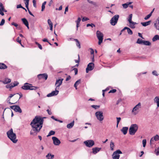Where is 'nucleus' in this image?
Segmentation results:
<instances>
[{"label":"nucleus","instance_id":"nucleus-37","mask_svg":"<svg viewBox=\"0 0 159 159\" xmlns=\"http://www.w3.org/2000/svg\"><path fill=\"white\" fill-rule=\"evenodd\" d=\"M19 84V83L17 82H14L13 84V85H12L11 84L10 85H11V86L10 87L11 88L15 86H16L18 85V84Z\"/></svg>","mask_w":159,"mask_h":159},{"label":"nucleus","instance_id":"nucleus-21","mask_svg":"<svg viewBox=\"0 0 159 159\" xmlns=\"http://www.w3.org/2000/svg\"><path fill=\"white\" fill-rule=\"evenodd\" d=\"M154 101L157 104V107H159V96H156L154 99Z\"/></svg>","mask_w":159,"mask_h":159},{"label":"nucleus","instance_id":"nucleus-14","mask_svg":"<svg viewBox=\"0 0 159 159\" xmlns=\"http://www.w3.org/2000/svg\"><path fill=\"white\" fill-rule=\"evenodd\" d=\"M52 139L53 141V143L55 145H59L61 143L60 140L56 137H52Z\"/></svg>","mask_w":159,"mask_h":159},{"label":"nucleus","instance_id":"nucleus-40","mask_svg":"<svg viewBox=\"0 0 159 159\" xmlns=\"http://www.w3.org/2000/svg\"><path fill=\"white\" fill-rule=\"evenodd\" d=\"M143 40L140 39H138L136 43L140 44H143Z\"/></svg>","mask_w":159,"mask_h":159},{"label":"nucleus","instance_id":"nucleus-42","mask_svg":"<svg viewBox=\"0 0 159 159\" xmlns=\"http://www.w3.org/2000/svg\"><path fill=\"white\" fill-rule=\"evenodd\" d=\"M48 23L49 26L53 25V24L50 19H48Z\"/></svg>","mask_w":159,"mask_h":159},{"label":"nucleus","instance_id":"nucleus-64","mask_svg":"<svg viewBox=\"0 0 159 159\" xmlns=\"http://www.w3.org/2000/svg\"><path fill=\"white\" fill-rule=\"evenodd\" d=\"M43 41L44 42H47L48 43H49L48 40L46 38H44V39H43Z\"/></svg>","mask_w":159,"mask_h":159},{"label":"nucleus","instance_id":"nucleus-10","mask_svg":"<svg viewBox=\"0 0 159 159\" xmlns=\"http://www.w3.org/2000/svg\"><path fill=\"white\" fill-rule=\"evenodd\" d=\"M84 143L86 146L89 148L92 147L95 144L94 141L91 139L84 141Z\"/></svg>","mask_w":159,"mask_h":159},{"label":"nucleus","instance_id":"nucleus-27","mask_svg":"<svg viewBox=\"0 0 159 159\" xmlns=\"http://www.w3.org/2000/svg\"><path fill=\"white\" fill-rule=\"evenodd\" d=\"M154 9H153L152 11L148 15H147V16H146L145 17L144 19L145 20H147L148 19H149L152 16V14L153 13Z\"/></svg>","mask_w":159,"mask_h":159},{"label":"nucleus","instance_id":"nucleus-5","mask_svg":"<svg viewBox=\"0 0 159 159\" xmlns=\"http://www.w3.org/2000/svg\"><path fill=\"white\" fill-rule=\"evenodd\" d=\"M141 108V103L139 102L133 109L131 112L134 115H137L139 111V109Z\"/></svg>","mask_w":159,"mask_h":159},{"label":"nucleus","instance_id":"nucleus-56","mask_svg":"<svg viewBox=\"0 0 159 159\" xmlns=\"http://www.w3.org/2000/svg\"><path fill=\"white\" fill-rule=\"evenodd\" d=\"M73 70L75 72V75H77L78 73V70L76 68H74L73 69Z\"/></svg>","mask_w":159,"mask_h":159},{"label":"nucleus","instance_id":"nucleus-48","mask_svg":"<svg viewBox=\"0 0 159 159\" xmlns=\"http://www.w3.org/2000/svg\"><path fill=\"white\" fill-rule=\"evenodd\" d=\"M89 26H91L92 28L95 27V25L93 24H88L87 25V27H88Z\"/></svg>","mask_w":159,"mask_h":159},{"label":"nucleus","instance_id":"nucleus-31","mask_svg":"<svg viewBox=\"0 0 159 159\" xmlns=\"http://www.w3.org/2000/svg\"><path fill=\"white\" fill-rule=\"evenodd\" d=\"M81 20V19L80 17H79L78 18L77 20L76 21V28H77V30H78V27H79V25L80 24V22Z\"/></svg>","mask_w":159,"mask_h":159},{"label":"nucleus","instance_id":"nucleus-12","mask_svg":"<svg viewBox=\"0 0 159 159\" xmlns=\"http://www.w3.org/2000/svg\"><path fill=\"white\" fill-rule=\"evenodd\" d=\"M10 107L11 109L13 110L16 112H18L20 113L22 112V110L19 106L14 105L11 106Z\"/></svg>","mask_w":159,"mask_h":159},{"label":"nucleus","instance_id":"nucleus-24","mask_svg":"<svg viewBox=\"0 0 159 159\" xmlns=\"http://www.w3.org/2000/svg\"><path fill=\"white\" fill-rule=\"evenodd\" d=\"M7 68V66L4 63H0V69H4Z\"/></svg>","mask_w":159,"mask_h":159},{"label":"nucleus","instance_id":"nucleus-3","mask_svg":"<svg viewBox=\"0 0 159 159\" xmlns=\"http://www.w3.org/2000/svg\"><path fill=\"white\" fill-rule=\"evenodd\" d=\"M138 129V125L136 124H132L130 126L129 129V134L131 135H134Z\"/></svg>","mask_w":159,"mask_h":159},{"label":"nucleus","instance_id":"nucleus-59","mask_svg":"<svg viewBox=\"0 0 159 159\" xmlns=\"http://www.w3.org/2000/svg\"><path fill=\"white\" fill-rule=\"evenodd\" d=\"M80 80L79 79L77 80L75 83V84H76L77 85H78L80 83Z\"/></svg>","mask_w":159,"mask_h":159},{"label":"nucleus","instance_id":"nucleus-50","mask_svg":"<svg viewBox=\"0 0 159 159\" xmlns=\"http://www.w3.org/2000/svg\"><path fill=\"white\" fill-rule=\"evenodd\" d=\"M5 21V20L4 19H2L0 24V26L3 25L4 24Z\"/></svg>","mask_w":159,"mask_h":159},{"label":"nucleus","instance_id":"nucleus-51","mask_svg":"<svg viewBox=\"0 0 159 159\" xmlns=\"http://www.w3.org/2000/svg\"><path fill=\"white\" fill-rule=\"evenodd\" d=\"M152 74L154 75L157 76L158 75V74L157 73V71L156 70H153L152 72Z\"/></svg>","mask_w":159,"mask_h":159},{"label":"nucleus","instance_id":"nucleus-63","mask_svg":"<svg viewBox=\"0 0 159 159\" xmlns=\"http://www.w3.org/2000/svg\"><path fill=\"white\" fill-rule=\"evenodd\" d=\"M17 8H23V7L22 6L21 4L18 5L16 7Z\"/></svg>","mask_w":159,"mask_h":159},{"label":"nucleus","instance_id":"nucleus-35","mask_svg":"<svg viewBox=\"0 0 159 159\" xmlns=\"http://www.w3.org/2000/svg\"><path fill=\"white\" fill-rule=\"evenodd\" d=\"M132 14H130L129 16V17L128 18V20L129 21V23H131L132 21Z\"/></svg>","mask_w":159,"mask_h":159},{"label":"nucleus","instance_id":"nucleus-17","mask_svg":"<svg viewBox=\"0 0 159 159\" xmlns=\"http://www.w3.org/2000/svg\"><path fill=\"white\" fill-rule=\"evenodd\" d=\"M38 78L39 80L43 79L46 80L48 78V75L46 74H40L38 75Z\"/></svg>","mask_w":159,"mask_h":159},{"label":"nucleus","instance_id":"nucleus-25","mask_svg":"<svg viewBox=\"0 0 159 159\" xmlns=\"http://www.w3.org/2000/svg\"><path fill=\"white\" fill-rule=\"evenodd\" d=\"M74 121H73L70 124H68L67 125V127L68 129H71V128L74 125Z\"/></svg>","mask_w":159,"mask_h":159},{"label":"nucleus","instance_id":"nucleus-20","mask_svg":"<svg viewBox=\"0 0 159 159\" xmlns=\"http://www.w3.org/2000/svg\"><path fill=\"white\" fill-rule=\"evenodd\" d=\"M101 149V148H95L92 149L93 152L94 154H96L99 152Z\"/></svg>","mask_w":159,"mask_h":159},{"label":"nucleus","instance_id":"nucleus-49","mask_svg":"<svg viewBox=\"0 0 159 159\" xmlns=\"http://www.w3.org/2000/svg\"><path fill=\"white\" fill-rule=\"evenodd\" d=\"M130 25H129V27L132 29H134L135 28V26L134 25L132 24V23H129Z\"/></svg>","mask_w":159,"mask_h":159},{"label":"nucleus","instance_id":"nucleus-60","mask_svg":"<svg viewBox=\"0 0 159 159\" xmlns=\"http://www.w3.org/2000/svg\"><path fill=\"white\" fill-rule=\"evenodd\" d=\"M11 25H14V26H15V27H17L18 26V25L16 24V23L14 22H12L11 24Z\"/></svg>","mask_w":159,"mask_h":159},{"label":"nucleus","instance_id":"nucleus-19","mask_svg":"<svg viewBox=\"0 0 159 159\" xmlns=\"http://www.w3.org/2000/svg\"><path fill=\"white\" fill-rule=\"evenodd\" d=\"M21 20L24 24L27 27L28 29H29V23L27 20L25 18H24L22 19Z\"/></svg>","mask_w":159,"mask_h":159},{"label":"nucleus","instance_id":"nucleus-43","mask_svg":"<svg viewBox=\"0 0 159 159\" xmlns=\"http://www.w3.org/2000/svg\"><path fill=\"white\" fill-rule=\"evenodd\" d=\"M29 0H26V2H25V7L27 9L28 8V6Z\"/></svg>","mask_w":159,"mask_h":159},{"label":"nucleus","instance_id":"nucleus-36","mask_svg":"<svg viewBox=\"0 0 159 159\" xmlns=\"http://www.w3.org/2000/svg\"><path fill=\"white\" fill-rule=\"evenodd\" d=\"M127 32L129 34L132 35L133 34V32L129 28L127 27Z\"/></svg>","mask_w":159,"mask_h":159},{"label":"nucleus","instance_id":"nucleus-28","mask_svg":"<svg viewBox=\"0 0 159 159\" xmlns=\"http://www.w3.org/2000/svg\"><path fill=\"white\" fill-rule=\"evenodd\" d=\"M74 40L76 42V45L79 48H81L80 44L78 40L77 39H74Z\"/></svg>","mask_w":159,"mask_h":159},{"label":"nucleus","instance_id":"nucleus-41","mask_svg":"<svg viewBox=\"0 0 159 159\" xmlns=\"http://www.w3.org/2000/svg\"><path fill=\"white\" fill-rule=\"evenodd\" d=\"M89 50L90 51V53L92 55V56H93L94 55V51L93 49L92 48H90L89 49Z\"/></svg>","mask_w":159,"mask_h":159},{"label":"nucleus","instance_id":"nucleus-46","mask_svg":"<svg viewBox=\"0 0 159 159\" xmlns=\"http://www.w3.org/2000/svg\"><path fill=\"white\" fill-rule=\"evenodd\" d=\"M142 143L143 147H145L146 143V140L145 139H143L142 141Z\"/></svg>","mask_w":159,"mask_h":159},{"label":"nucleus","instance_id":"nucleus-55","mask_svg":"<svg viewBox=\"0 0 159 159\" xmlns=\"http://www.w3.org/2000/svg\"><path fill=\"white\" fill-rule=\"evenodd\" d=\"M19 38H20L19 37H18L16 40L17 42L19 43L20 44H21V40H19Z\"/></svg>","mask_w":159,"mask_h":159},{"label":"nucleus","instance_id":"nucleus-39","mask_svg":"<svg viewBox=\"0 0 159 159\" xmlns=\"http://www.w3.org/2000/svg\"><path fill=\"white\" fill-rule=\"evenodd\" d=\"M0 8H1V9L2 10V11H4V12H6L7 11L5 10V9L4 8V7L3 6V4L1 2L0 3Z\"/></svg>","mask_w":159,"mask_h":159},{"label":"nucleus","instance_id":"nucleus-11","mask_svg":"<svg viewBox=\"0 0 159 159\" xmlns=\"http://www.w3.org/2000/svg\"><path fill=\"white\" fill-rule=\"evenodd\" d=\"M94 67V64L93 62L89 63L87 65L86 69V72L88 73L89 71L92 70Z\"/></svg>","mask_w":159,"mask_h":159},{"label":"nucleus","instance_id":"nucleus-22","mask_svg":"<svg viewBox=\"0 0 159 159\" xmlns=\"http://www.w3.org/2000/svg\"><path fill=\"white\" fill-rule=\"evenodd\" d=\"M0 82H2L4 84H7L11 82V80L10 79L6 78L4 80H0Z\"/></svg>","mask_w":159,"mask_h":159},{"label":"nucleus","instance_id":"nucleus-26","mask_svg":"<svg viewBox=\"0 0 159 159\" xmlns=\"http://www.w3.org/2000/svg\"><path fill=\"white\" fill-rule=\"evenodd\" d=\"M132 2H129L122 4V6L125 8H126L128 7V5L132 4Z\"/></svg>","mask_w":159,"mask_h":159},{"label":"nucleus","instance_id":"nucleus-7","mask_svg":"<svg viewBox=\"0 0 159 159\" xmlns=\"http://www.w3.org/2000/svg\"><path fill=\"white\" fill-rule=\"evenodd\" d=\"M119 16L118 15H116L113 16L110 20V22L111 25H115L118 21Z\"/></svg>","mask_w":159,"mask_h":159},{"label":"nucleus","instance_id":"nucleus-8","mask_svg":"<svg viewBox=\"0 0 159 159\" xmlns=\"http://www.w3.org/2000/svg\"><path fill=\"white\" fill-rule=\"evenodd\" d=\"M96 34L98 39L99 40L98 44L100 45L102 42L103 35L102 33L99 30L97 31Z\"/></svg>","mask_w":159,"mask_h":159},{"label":"nucleus","instance_id":"nucleus-6","mask_svg":"<svg viewBox=\"0 0 159 159\" xmlns=\"http://www.w3.org/2000/svg\"><path fill=\"white\" fill-rule=\"evenodd\" d=\"M95 115L98 120L100 121H102L104 118L102 111H99L95 113Z\"/></svg>","mask_w":159,"mask_h":159},{"label":"nucleus","instance_id":"nucleus-44","mask_svg":"<svg viewBox=\"0 0 159 159\" xmlns=\"http://www.w3.org/2000/svg\"><path fill=\"white\" fill-rule=\"evenodd\" d=\"M91 107L93 108H94L95 109H97L99 108L100 106L98 105H92L91 106Z\"/></svg>","mask_w":159,"mask_h":159},{"label":"nucleus","instance_id":"nucleus-45","mask_svg":"<svg viewBox=\"0 0 159 159\" xmlns=\"http://www.w3.org/2000/svg\"><path fill=\"white\" fill-rule=\"evenodd\" d=\"M116 120H117V125H116V126H117V127L118 124H119V123L121 120V118H120V117H117Z\"/></svg>","mask_w":159,"mask_h":159},{"label":"nucleus","instance_id":"nucleus-52","mask_svg":"<svg viewBox=\"0 0 159 159\" xmlns=\"http://www.w3.org/2000/svg\"><path fill=\"white\" fill-rule=\"evenodd\" d=\"M89 20V19L87 17H84L82 18V20L83 22H84Z\"/></svg>","mask_w":159,"mask_h":159},{"label":"nucleus","instance_id":"nucleus-53","mask_svg":"<svg viewBox=\"0 0 159 159\" xmlns=\"http://www.w3.org/2000/svg\"><path fill=\"white\" fill-rule=\"evenodd\" d=\"M88 2L90 3H91L93 5H95L96 3L95 2H93L90 1V0H87Z\"/></svg>","mask_w":159,"mask_h":159},{"label":"nucleus","instance_id":"nucleus-62","mask_svg":"<svg viewBox=\"0 0 159 159\" xmlns=\"http://www.w3.org/2000/svg\"><path fill=\"white\" fill-rule=\"evenodd\" d=\"M45 8V5H42V9H41V11H43L44 10Z\"/></svg>","mask_w":159,"mask_h":159},{"label":"nucleus","instance_id":"nucleus-15","mask_svg":"<svg viewBox=\"0 0 159 159\" xmlns=\"http://www.w3.org/2000/svg\"><path fill=\"white\" fill-rule=\"evenodd\" d=\"M59 93V91L55 89V90L52 91L51 93H48L47 95L48 97H51L57 95Z\"/></svg>","mask_w":159,"mask_h":159},{"label":"nucleus","instance_id":"nucleus-23","mask_svg":"<svg viewBox=\"0 0 159 159\" xmlns=\"http://www.w3.org/2000/svg\"><path fill=\"white\" fill-rule=\"evenodd\" d=\"M151 22V21L149 20L145 22H141V24L143 26L145 27L150 25Z\"/></svg>","mask_w":159,"mask_h":159},{"label":"nucleus","instance_id":"nucleus-29","mask_svg":"<svg viewBox=\"0 0 159 159\" xmlns=\"http://www.w3.org/2000/svg\"><path fill=\"white\" fill-rule=\"evenodd\" d=\"M54 156L50 153H48L46 156V157L47 159H52L54 158Z\"/></svg>","mask_w":159,"mask_h":159},{"label":"nucleus","instance_id":"nucleus-1","mask_svg":"<svg viewBox=\"0 0 159 159\" xmlns=\"http://www.w3.org/2000/svg\"><path fill=\"white\" fill-rule=\"evenodd\" d=\"M43 119L39 116H36L31 122L30 125L32 129L30 132V134L35 136L39 132L43 126Z\"/></svg>","mask_w":159,"mask_h":159},{"label":"nucleus","instance_id":"nucleus-32","mask_svg":"<svg viewBox=\"0 0 159 159\" xmlns=\"http://www.w3.org/2000/svg\"><path fill=\"white\" fill-rule=\"evenodd\" d=\"M143 44L146 46H149L151 45V43L148 41L143 40Z\"/></svg>","mask_w":159,"mask_h":159},{"label":"nucleus","instance_id":"nucleus-54","mask_svg":"<svg viewBox=\"0 0 159 159\" xmlns=\"http://www.w3.org/2000/svg\"><path fill=\"white\" fill-rule=\"evenodd\" d=\"M33 3L34 7H36V1L35 0H33Z\"/></svg>","mask_w":159,"mask_h":159},{"label":"nucleus","instance_id":"nucleus-34","mask_svg":"<svg viewBox=\"0 0 159 159\" xmlns=\"http://www.w3.org/2000/svg\"><path fill=\"white\" fill-rule=\"evenodd\" d=\"M110 146L111 149L112 151L113 150L114 147V143L112 141H111Z\"/></svg>","mask_w":159,"mask_h":159},{"label":"nucleus","instance_id":"nucleus-33","mask_svg":"<svg viewBox=\"0 0 159 159\" xmlns=\"http://www.w3.org/2000/svg\"><path fill=\"white\" fill-rule=\"evenodd\" d=\"M154 26L155 28L157 29V30H159V22H156V23H155L154 24Z\"/></svg>","mask_w":159,"mask_h":159},{"label":"nucleus","instance_id":"nucleus-16","mask_svg":"<svg viewBox=\"0 0 159 159\" xmlns=\"http://www.w3.org/2000/svg\"><path fill=\"white\" fill-rule=\"evenodd\" d=\"M159 140V136L157 134L154 137H152L150 141V144L152 145L154 143V141L155 140V141H158Z\"/></svg>","mask_w":159,"mask_h":159},{"label":"nucleus","instance_id":"nucleus-38","mask_svg":"<svg viewBox=\"0 0 159 159\" xmlns=\"http://www.w3.org/2000/svg\"><path fill=\"white\" fill-rule=\"evenodd\" d=\"M55 134V131H52V130H51L49 132L48 134L47 135V137H49V136H50L51 135H53Z\"/></svg>","mask_w":159,"mask_h":159},{"label":"nucleus","instance_id":"nucleus-2","mask_svg":"<svg viewBox=\"0 0 159 159\" xmlns=\"http://www.w3.org/2000/svg\"><path fill=\"white\" fill-rule=\"evenodd\" d=\"M7 137L13 143H15L17 142L18 139H16V135L15 133H13V129L12 128L10 129L7 132Z\"/></svg>","mask_w":159,"mask_h":159},{"label":"nucleus","instance_id":"nucleus-57","mask_svg":"<svg viewBox=\"0 0 159 159\" xmlns=\"http://www.w3.org/2000/svg\"><path fill=\"white\" fill-rule=\"evenodd\" d=\"M116 89H113L110 90L109 93H114L116 92Z\"/></svg>","mask_w":159,"mask_h":159},{"label":"nucleus","instance_id":"nucleus-9","mask_svg":"<svg viewBox=\"0 0 159 159\" xmlns=\"http://www.w3.org/2000/svg\"><path fill=\"white\" fill-rule=\"evenodd\" d=\"M122 154V152L120 150H117L114 152L112 155L113 159H119L120 157L119 154Z\"/></svg>","mask_w":159,"mask_h":159},{"label":"nucleus","instance_id":"nucleus-13","mask_svg":"<svg viewBox=\"0 0 159 159\" xmlns=\"http://www.w3.org/2000/svg\"><path fill=\"white\" fill-rule=\"evenodd\" d=\"M63 80V79H61L56 80L55 84V86H56L55 89H59V87L62 83Z\"/></svg>","mask_w":159,"mask_h":159},{"label":"nucleus","instance_id":"nucleus-4","mask_svg":"<svg viewBox=\"0 0 159 159\" xmlns=\"http://www.w3.org/2000/svg\"><path fill=\"white\" fill-rule=\"evenodd\" d=\"M21 88L25 90H35L38 89V87H33L31 84H29L27 83H25L23 86H22Z\"/></svg>","mask_w":159,"mask_h":159},{"label":"nucleus","instance_id":"nucleus-30","mask_svg":"<svg viewBox=\"0 0 159 159\" xmlns=\"http://www.w3.org/2000/svg\"><path fill=\"white\" fill-rule=\"evenodd\" d=\"M159 40V35H155L152 39L153 42H155L157 40Z\"/></svg>","mask_w":159,"mask_h":159},{"label":"nucleus","instance_id":"nucleus-61","mask_svg":"<svg viewBox=\"0 0 159 159\" xmlns=\"http://www.w3.org/2000/svg\"><path fill=\"white\" fill-rule=\"evenodd\" d=\"M62 6H61L59 7V8H58V9L57 8H56V10H58L59 11H61V10L62 9Z\"/></svg>","mask_w":159,"mask_h":159},{"label":"nucleus","instance_id":"nucleus-58","mask_svg":"<svg viewBox=\"0 0 159 159\" xmlns=\"http://www.w3.org/2000/svg\"><path fill=\"white\" fill-rule=\"evenodd\" d=\"M80 57H79V55H78V60H75V61L76 63H79L80 62Z\"/></svg>","mask_w":159,"mask_h":159},{"label":"nucleus","instance_id":"nucleus-18","mask_svg":"<svg viewBox=\"0 0 159 159\" xmlns=\"http://www.w3.org/2000/svg\"><path fill=\"white\" fill-rule=\"evenodd\" d=\"M128 129V127H124L121 129V131L124 134H126Z\"/></svg>","mask_w":159,"mask_h":159},{"label":"nucleus","instance_id":"nucleus-47","mask_svg":"<svg viewBox=\"0 0 159 159\" xmlns=\"http://www.w3.org/2000/svg\"><path fill=\"white\" fill-rule=\"evenodd\" d=\"M35 43L36 45H37L38 46L39 48L40 49H41V50L42 49V46L41 45H40V44H39L37 42H35Z\"/></svg>","mask_w":159,"mask_h":159}]
</instances>
